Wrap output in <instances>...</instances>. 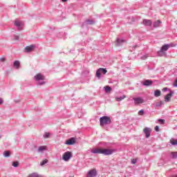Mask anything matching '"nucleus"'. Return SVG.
Here are the masks:
<instances>
[{"instance_id":"nucleus-31","label":"nucleus","mask_w":177,"mask_h":177,"mask_svg":"<svg viewBox=\"0 0 177 177\" xmlns=\"http://www.w3.org/2000/svg\"><path fill=\"white\" fill-rule=\"evenodd\" d=\"M49 133H45V134L44 135V138H49Z\"/></svg>"},{"instance_id":"nucleus-39","label":"nucleus","mask_w":177,"mask_h":177,"mask_svg":"<svg viewBox=\"0 0 177 177\" xmlns=\"http://www.w3.org/2000/svg\"><path fill=\"white\" fill-rule=\"evenodd\" d=\"M62 2H67V0H62Z\"/></svg>"},{"instance_id":"nucleus-10","label":"nucleus","mask_w":177,"mask_h":177,"mask_svg":"<svg viewBox=\"0 0 177 177\" xmlns=\"http://www.w3.org/2000/svg\"><path fill=\"white\" fill-rule=\"evenodd\" d=\"M14 24H15V26H16V27H18L19 30H21V29H20V27H21V26H23V22L19 21V19H16Z\"/></svg>"},{"instance_id":"nucleus-17","label":"nucleus","mask_w":177,"mask_h":177,"mask_svg":"<svg viewBox=\"0 0 177 177\" xmlns=\"http://www.w3.org/2000/svg\"><path fill=\"white\" fill-rule=\"evenodd\" d=\"M160 25H161V21L158 20L154 22L153 27H155V28L160 27Z\"/></svg>"},{"instance_id":"nucleus-33","label":"nucleus","mask_w":177,"mask_h":177,"mask_svg":"<svg viewBox=\"0 0 177 177\" xmlns=\"http://www.w3.org/2000/svg\"><path fill=\"white\" fill-rule=\"evenodd\" d=\"M0 62H1L2 63H3V62H6V59L5 58H1L0 59Z\"/></svg>"},{"instance_id":"nucleus-38","label":"nucleus","mask_w":177,"mask_h":177,"mask_svg":"<svg viewBox=\"0 0 177 177\" xmlns=\"http://www.w3.org/2000/svg\"><path fill=\"white\" fill-rule=\"evenodd\" d=\"M139 114H140V115H142V114H143V110L140 111H139Z\"/></svg>"},{"instance_id":"nucleus-5","label":"nucleus","mask_w":177,"mask_h":177,"mask_svg":"<svg viewBox=\"0 0 177 177\" xmlns=\"http://www.w3.org/2000/svg\"><path fill=\"white\" fill-rule=\"evenodd\" d=\"M171 47V45L169 44H165L164 46H162L161 50L158 52L159 56H161L160 53H162L163 52H165L169 49Z\"/></svg>"},{"instance_id":"nucleus-9","label":"nucleus","mask_w":177,"mask_h":177,"mask_svg":"<svg viewBox=\"0 0 177 177\" xmlns=\"http://www.w3.org/2000/svg\"><path fill=\"white\" fill-rule=\"evenodd\" d=\"M35 80H36V81H44V80H45V76L42 75L41 73H38L35 76Z\"/></svg>"},{"instance_id":"nucleus-25","label":"nucleus","mask_w":177,"mask_h":177,"mask_svg":"<svg viewBox=\"0 0 177 177\" xmlns=\"http://www.w3.org/2000/svg\"><path fill=\"white\" fill-rule=\"evenodd\" d=\"M12 167H19V162L18 161L13 162L12 163Z\"/></svg>"},{"instance_id":"nucleus-13","label":"nucleus","mask_w":177,"mask_h":177,"mask_svg":"<svg viewBox=\"0 0 177 177\" xmlns=\"http://www.w3.org/2000/svg\"><path fill=\"white\" fill-rule=\"evenodd\" d=\"M151 84H153V82L151 80H145L143 83V85H145V86H149V85H151Z\"/></svg>"},{"instance_id":"nucleus-21","label":"nucleus","mask_w":177,"mask_h":177,"mask_svg":"<svg viewBox=\"0 0 177 177\" xmlns=\"http://www.w3.org/2000/svg\"><path fill=\"white\" fill-rule=\"evenodd\" d=\"M170 143L171 145H172L173 146H175V145H177V139H174V138H171L170 140Z\"/></svg>"},{"instance_id":"nucleus-4","label":"nucleus","mask_w":177,"mask_h":177,"mask_svg":"<svg viewBox=\"0 0 177 177\" xmlns=\"http://www.w3.org/2000/svg\"><path fill=\"white\" fill-rule=\"evenodd\" d=\"M102 73L103 74H106L107 73V70H106V68H100L97 71H96V77L97 78L100 77V75L102 74Z\"/></svg>"},{"instance_id":"nucleus-14","label":"nucleus","mask_w":177,"mask_h":177,"mask_svg":"<svg viewBox=\"0 0 177 177\" xmlns=\"http://www.w3.org/2000/svg\"><path fill=\"white\" fill-rule=\"evenodd\" d=\"M14 67H15V68H20V62L19 61H15L14 62Z\"/></svg>"},{"instance_id":"nucleus-36","label":"nucleus","mask_w":177,"mask_h":177,"mask_svg":"<svg viewBox=\"0 0 177 177\" xmlns=\"http://www.w3.org/2000/svg\"><path fill=\"white\" fill-rule=\"evenodd\" d=\"M0 104H3V99L0 97Z\"/></svg>"},{"instance_id":"nucleus-8","label":"nucleus","mask_w":177,"mask_h":177,"mask_svg":"<svg viewBox=\"0 0 177 177\" xmlns=\"http://www.w3.org/2000/svg\"><path fill=\"white\" fill-rule=\"evenodd\" d=\"M143 132L145 133L146 138H150V132H151V129L146 127L143 129Z\"/></svg>"},{"instance_id":"nucleus-20","label":"nucleus","mask_w":177,"mask_h":177,"mask_svg":"<svg viewBox=\"0 0 177 177\" xmlns=\"http://www.w3.org/2000/svg\"><path fill=\"white\" fill-rule=\"evenodd\" d=\"M125 97H127V96L123 95L122 97H116L115 99L117 102H121V100H124V99H125Z\"/></svg>"},{"instance_id":"nucleus-2","label":"nucleus","mask_w":177,"mask_h":177,"mask_svg":"<svg viewBox=\"0 0 177 177\" xmlns=\"http://www.w3.org/2000/svg\"><path fill=\"white\" fill-rule=\"evenodd\" d=\"M111 124V119L109 116H103L100 118V124L101 127H104V125H108Z\"/></svg>"},{"instance_id":"nucleus-37","label":"nucleus","mask_w":177,"mask_h":177,"mask_svg":"<svg viewBox=\"0 0 177 177\" xmlns=\"http://www.w3.org/2000/svg\"><path fill=\"white\" fill-rule=\"evenodd\" d=\"M162 91H163V92H166V91H168V88L165 87V88H163Z\"/></svg>"},{"instance_id":"nucleus-32","label":"nucleus","mask_w":177,"mask_h":177,"mask_svg":"<svg viewBox=\"0 0 177 177\" xmlns=\"http://www.w3.org/2000/svg\"><path fill=\"white\" fill-rule=\"evenodd\" d=\"M155 131H156V132H158V131H160V127H159L158 126H156V127H155Z\"/></svg>"},{"instance_id":"nucleus-3","label":"nucleus","mask_w":177,"mask_h":177,"mask_svg":"<svg viewBox=\"0 0 177 177\" xmlns=\"http://www.w3.org/2000/svg\"><path fill=\"white\" fill-rule=\"evenodd\" d=\"M97 176V171L96 169H92L89 170L87 173V177H95Z\"/></svg>"},{"instance_id":"nucleus-23","label":"nucleus","mask_w":177,"mask_h":177,"mask_svg":"<svg viewBox=\"0 0 177 177\" xmlns=\"http://www.w3.org/2000/svg\"><path fill=\"white\" fill-rule=\"evenodd\" d=\"M73 154H71V152L67 151V161L70 160V158H72Z\"/></svg>"},{"instance_id":"nucleus-19","label":"nucleus","mask_w":177,"mask_h":177,"mask_svg":"<svg viewBox=\"0 0 177 177\" xmlns=\"http://www.w3.org/2000/svg\"><path fill=\"white\" fill-rule=\"evenodd\" d=\"M161 95V91L160 90H156L154 91V96L158 97Z\"/></svg>"},{"instance_id":"nucleus-24","label":"nucleus","mask_w":177,"mask_h":177,"mask_svg":"<svg viewBox=\"0 0 177 177\" xmlns=\"http://www.w3.org/2000/svg\"><path fill=\"white\" fill-rule=\"evenodd\" d=\"M4 157H9L10 156V152L9 151H5L3 152Z\"/></svg>"},{"instance_id":"nucleus-41","label":"nucleus","mask_w":177,"mask_h":177,"mask_svg":"<svg viewBox=\"0 0 177 177\" xmlns=\"http://www.w3.org/2000/svg\"><path fill=\"white\" fill-rule=\"evenodd\" d=\"M65 145H67V140L65 141Z\"/></svg>"},{"instance_id":"nucleus-34","label":"nucleus","mask_w":177,"mask_h":177,"mask_svg":"<svg viewBox=\"0 0 177 177\" xmlns=\"http://www.w3.org/2000/svg\"><path fill=\"white\" fill-rule=\"evenodd\" d=\"M173 86H175V87H177V79L175 80Z\"/></svg>"},{"instance_id":"nucleus-40","label":"nucleus","mask_w":177,"mask_h":177,"mask_svg":"<svg viewBox=\"0 0 177 177\" xmlns=\"http://www.w3.org/2000/svg\"><path fill=\"white\" fill-rule=\"evenodd\" d=\"M89 24H93V21H91V22H90V23H89Z\"/></svg>"},{"instance_id":"nucleus-16","label":"nucleus","mask_w":177,"mask_h":177,"mask_svg":"<svg viewBox=\"0 0 177 177\" xmlns=\"http://www.w3.org/2000/svg\"><path fill=\"white\" fill-rule=\"evenodd\" d=\"M35 46L31 45V46H26L25 48L26 50H27V52H31V50H32V49H34Z\"/></svg>"},{"instance_id":"nucleus-1","label":"nucleus","mask_w":177,"mask_h":177,"mask_svg":"<svg viewBox=\"0 0 177 177\" xmlns=\"http://www.w3.org/2000/svg\"><path fill=\"white\" fill-rule=\"evenodd\" d=\"M91 151L94 153V154H104V156H110L114 153L113 149L102 148H97L93 149Z\"/></svg>"},{"instance_id":"nucleus-26","label":"nucleus","mask_w":177,"mask_h":177,"mask_svg":"<svg viewBox=\"0 0 177 177\" xmlns=\"http://www.w3.org/2000/svg\"><path fill=\"white\" fill-rule=\"evenodd\" d=\"M121 42H124V40H121V39H118L117 40H116V46H118L119 45H120V44H121Z\"/></svg>"},{"instance_id":"nucleus-11","label":"nucleus","mask_w":177,"mask_h":177,"mask_svg":"<svg viewBox=\"0 0 177 177\" xmlns=\"http://www.w3.org/2000/svg\"><path fill=\"white\" fill-rule=\"evenodd\" d=\"M171 97H172V93H169L165 96V102H171Z\"/></svg>"},{"instance_id":"nucleus-6","label":"nucleus","mask_w":177,"mask_h":177,"mask_svg":"<svg viewBox=\"0 0 177 177\" xmlns=\"http://www.w3.org/2000/svg\"><path fill=\"white\" fill-rule=\"evenodd\" d=\"M133 100H134L135 104H142V103L145 102V100H143V98L140 97H133Z\"/></svg>"},{"instance_id":"nucleus-29","label":"nucleus","mask_w":177,"mask_h":177,"mask_svg":"<svg viewBox=\"0 0 177 177\" xmlns=\"http://www.w3.org/2000/svg\"><path fill=\"white\" fill-rule=\"evenodd\" d=\"M46 162H48V160L46 159H45L44 160H43L41 163L40 165L44 166L45 165V164H46Z\"/></svg>"},{"instance_id":"nucleus-12","label":"nucleus","mask_w":177,"mask_h":177,"mask_svg":"<svg viewBox=\"0 0 177 177\" xmlns=\"http://www.w3.org/2000/svg\"><path fill=\"white\" fill-rule=\"evenodd\" d=\"M142 23L144 26H151L152 24L151 20L149 19H144Z\"/></svg>"},{"instance_id":"nucleus-35","label":"nucleus","mask_w":177,"mask_h":177,"mask_svg":"<svg viewBox=\"0 0 177 177\" xmlns=\"http://www.w3.org/2000/svg\"><path fill=\"white\" fill-rule=\"evenodd\" d=\"M131 162L132 164H136V159H132Z\"/></svg>"},{"instance_id":"nucleus-15","label":"nucleus","mask_w":177,"mask_h":177,"mask_svg":"<svg viewBox=\"0 0 177 177\" xmlns=\"http://www.w3.org/2000/svg\"><path fill=\"white\" fill-rule=\"evenodd\" d=\"M46 150V146H41L38 148V151L39 153H42V151H45Z\"/></svg>"},{"instance_id":"nucleus-27","label":"nucleus","mask_w":177,"mask_h":177,"mask_svg":"<svg viewBox=\"0 0 177 177\" xmlns=\"http://www.w3.org/2000/svg\"><path fill=\"white\" fill-rule=\"evenodd\" d=\"M162 104H164V102H162V101H160L159 102H158L157 104H156V107H160V106H162Z\"/></svg>"},{"instance_id":"nucleus-18","label":"nucleus","mask_w":177,"mask_h":177,"mask_svg":"<svg viewBox=\"0 0 177 177\" xmlns=\"http://www.w3.org/2000/svg\"><path fill=\"white\" fill-rule=\"evenodd\" d=\"M104 88L106 93H109V92H111V91H112L111 87H110L109 86H105Z\"/></svg>"},{"instance_id":"nucleus-28","label":"nucleus","mask_w":177,"mask_h":177,"mask_svg":"<svg viewBox=\"0 0 177 177\" xmlns=\"http://www.w3.org/2000/svg\"><path fill=\"white\" fill-rule=\"evenodd\" d=\"M62 159H63L64 161H67V152H65V153H64V156H63Z\"/></svg>"},{"instance_id":"nucleus-7","label":"nucleus","mask_w":177,"mask_h":177,"mask_svg":"<svg viewBox=\"0 0 177 177\" xmlns=\"http://www.w3.org/2000/svg\"><path fill=\"white\" fill-rule=\"evenodd\" d=\"M77 143V138H71L67 140V145L69 146H73Z\"/></svg>"},{"instance_id":"nucleus-22","label":"nucleus","mask_w":177,"mask_h":177,"mask_svg":"<svg viewBox=\"0 0 177 177\" xmlns=\"http://www.w3.org/2000/svg\"><path fill=\"white\" fill-rule=\"evenodd\" d=\"M171 156L172 158L176 159L177 158V152L176 151L171 152Z\"/></svg>"},{"instance_id":"nucleus-30","label":"nucleus","mask_w":177,"mask_h":177,"mask_svg":"<svg viewBox=\"0 0 177 177\" xmlns=\"http://www.w3.org/2000/svg\"><path fill=\"white\" fill-rule=\"evenodd\" d=\"M158 122H160V124H165V120L164 119H158Z\"/></svg>"}]
</instances>
